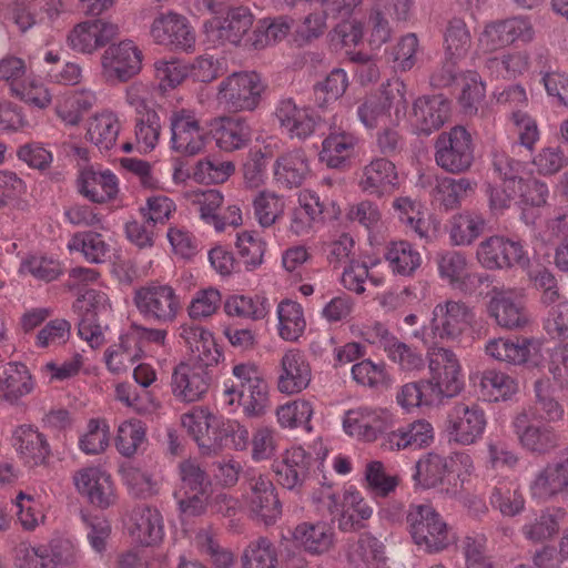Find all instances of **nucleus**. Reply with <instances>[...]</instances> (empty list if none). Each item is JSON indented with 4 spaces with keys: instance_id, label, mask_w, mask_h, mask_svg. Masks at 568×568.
<instances>
[{
    "instance_id": "nucleus-43",
    "label": "nucleus",
    "mask_w": 568,
    "mask_h": 568,
    "mask_svg": "<svg viewBox=\"0 0 568 568\" xmlns=\"http://www.w3.org/2000/svg\"><path fill=\"white\" fill-rule=\"evenodd\" d=\"M486 219L481 213L464 211L450 219L449 239L453 245L467 246L485 231Z\"/></svg>"
},
{
    "instance_id": "nucleus-10",
    "label": "nucleus",
    "mask_w": 568,
    "mask_h": 568,
    "mask_svg": "<svg viewBox=\"0 0 568 568\" xmlns=\"http://www.w3.org/2000/svg\"><path fill=\"white\" fill-rule=\"evenodd\" d=\"M75 491L90 505L109 509L116 505L119 495L112 475L101 465H90L74 471Z\"/></svg>"
},
{
    "instance_id": "nucleus-41",
    "label": "nucleus",
    "mask_w": 568,
    "mask_h": 568,
    "mask_svg": "<svg viewBox=\"0 0 568 568\" xmlns=\"http://www.w3.org/2000/svg\"><path fill=\"white\" fill-rule=\"evenodd\" d=\"M520 444L531 452H544L555 443L549 427H539L532 422V414L523 412L513 422Z\"/></svg>"
},
{
    "instance_id": "nucleus-45",
    "label": "nucleus",
    "mask_w": 568,
    "mask_h": 568,
    "mask_svg": "<svg viewBox=\"0 0 568 568\" xmlns=\"http://www.w3.org/2000/svg\"><path fill=\"white\" fill-rule=\"evenodd\" d=\"M476 182L468 178H443L437 181L433 190V197L446 211L460 206L462 202L470 196L476 189Z\"/></svg>"
},
{
    "instance_id": "nucleus-53",
    "label": "nucleus",
    "mask_w": 568,
    "mask_h": 568,
    "mask_svg": "<svg viewBox=\"0 0 568 568\" xmlns=\"http://www.w3.org/2000/svg\"><path fill=\"white\" fill-rule=\"evenodd\" d=\"M280 335L286 341H296L304 332L306 322L302 306L293 301H282L277 306Z\"/></svg>"
},
{
    "instance_id": "nucleus-37",
    "label": "nucleus",
    "mask_w": 568,
    "mask_h": 568,
    "mask_svg": "<svg viewBox=\"0 0 568 568\" xmlns=\"http://www.w3.org/2000/svg\"><path fill=\"white\" fill-rule=\"evenodd\" d=\"M530 490L536 499H546L560 491L568 494V450L537 475Z\"/></svg>"
},
{
    "instance_id": "nucleus-6",
    "label": "nucleus",
    "mask_w": 568,
    "mask_h": 568,
    "mask_svg": "<svg viewBox=\"0 0 568 568\" xmlns=\"http://www.w3.org/2000/svg\"><path fill=\"white\" fill-rule=\"evenodd\" d=\"M474 158L473 139L464 126L456 125L437 136L435 161L446 172L458 174L468 171Z\"/></svg>"
},
{
    "instance_id": "nucleus-13",
    "label": "nucleus",
    "mask_w": 568,
    "mask_h": 568,
    "mask_svg": "<svg viewBox=\"0 0 568 568\" xmlns=\"http://www.w3.org/2000/svg\"><path fill=\"white\" fill-rule=\"evenodd\" d=\"M143 53L131 40L109 45L101 55V75L111 84L124 83L142 70Z\"/></svg>"
},
{
    "instance_id": "nucleus-59",
    "label": "nucleus",
    "mask_w": 568,
    "mask_h": 568,
    "mask_svg": "<svg viewBox=\"0 0 568 568\" xmlns=\"http://www.w3.org/2000/svg\"><path fill=\"white\" fill-rule=\"evenodd\" d=\"M242 568H276L278 555L275 546L264 537L247 545L242 555Z\"/></svg>"
},
{
    "instance_id": "nucleus-30",
    "label": "nucleus",
    "mask_w": 568,
    "mask_h": 568,
    "mask_svg": "<svg viewBox=\"0 0 568 568\" xmlns=\"http://www.w3.org/2000/svg\"><path fill=\"white\" fill-rule=\"evenodd\" d=\"M119 34V27L97 19L77 24L68 36L69 45L81 53H92Z\"/></svg>"
},
{
    "instance_id": "nucleus-1",
    "label": "nucleus",
    "mask_w": 568,
    "mask_h": 568,
    "mask_svg": "<svg viewBox=\"0 0 568 568\" xmlns=\"http://www.w3.org/2000/svg\"><path fill=\"white\" fill-rule=\"evenodd\" d=\"M182 425L199 447L207 453L222 448L242 450L247 445L248 432L244 426L236 420L214 416L204 408L184 414Z\"/></svg>"
},
{
    "instance_id": "nucleus-31",
    "label": "nucleus",
    "mask_w": 568,
    "mask_h": 568,
    "mask_svg": "<svg viewBox=\"0 0 568 568\" xmlns=\"http://www.w3.org/2000/svg\"><path fill=\"white\" fill-rule=\"evenodd\" d=\"M126 529L132 541L140 546H156L164 537L160 511L148 506H139L131 511Z\"/></svg>"
},
{
    "instance_id": "nucleus-47",
    "label": "nucleus",
    "mask_w": 568,
    "mask_h": 568,
    "mask_svg": "<svg viewBox=\"0 0 568 568\" xmlns=\"http://www.w3.org/2000/svg\"><path fill=\"white\" fill-rule=\"evenodd\" d=\"M142 355V348L126 331L120 336L118 344L111 345L105 351L104 357L108 368L113 373H120L131 367Z\"/></svg>"
},
{
    "instance_id": "nucleus-18",
    "label": "nucleus",
    "mask_w": 568,
    "mask_h": 568,
    "mask_svg": "<svg viewBox=\"0 0 568 568\" xmlns=\"http://www.w3.org/2000/svg\"><path fill=\"white\" fill-rule=\"evenodd\" d=\"M476 256L487 270L508 268L514 265L526 267L529 264V257L520 242L501 235H493L481 241Z\"/></svg>"
},
{
    "instance_id": "nucleus-4",
    "label": "nucleus",
    "mask_w": 568,
    "mask_h": 568,
    "mask_svg": "<svg viewBox=\"0 0 568 568\" xmlns=\"http://www.w3.org/2000/svg\"><path fill=\"white\" fill-rule=\"evenodd\" d=\"M264 84L256 72H234L222 80L216 99L231 112L253 111L257 108Z\"/></svg>"
},
{
    "instance_id": "nucleus-44",
    "label": "nucleus",
    "mask_w": 568,
    "mask_h": 568,
    "mask_svg": "<svg viewBox=\"0 0 568 568\" xmlns=\"http://www.w3.org/2000/svg\"><path fill=\"white\" fill-rule=\"evenodd\" d=\"M217 146L226 152L244 148L251 140V128L242 118H221L214 133Z\"/></svg>"
},
{
    "instance_id": "nucleus-34",
    "label": "nucleus",
    "mask_w": 568,
    "mask_h": 568,
    "mask_svg": "<svg viewBox=\"0 0 568 568\" xmlns=\"http://www.w3.org/2000/svg\"><path fill=\"white\" fill-rule=\"evenodd\" d=\"M310 174V161L302 149L280 154L273 164L274 181L282 189L300 187Z\"/></svg>"
},
{
    "instance_id": "nucleus-38",
    "label": "nucleus",
    "mask_w": 568,
    "mask_h": 568,
    "mask_svg": "<svg viewBox=\"0 0 568 568\" xmlns=\"http://www.w3.org/2000/svg\"><path fill=\"white\" fill-rule=\"evenodd\" d=\"M78 189L84 197L94 203L109 202L115 199L119 192L118 179L110 171H82L78 180Z\"/></svg>"
},
{
    "instance_id": "nucleus-15",
    "label": "nucleus",
    "mask_w": 568,
    "mask_h": 568,
    "mask_svg": "<svg viewBox=\"0 0 568 568\" xmlns=\"http://www.w3.org/2000/svg\"><path fill=\"white\" fill-rule=\"evenodd\" d=\"M475 321L474 310L463 301L447 300L433 308L430 331L440 341H457Z\"/></svg>"
},
{
    "instance_id": "nucleus-7",
    "label": "nucleus",
    "mask_w": 568,
    "mask_h": 568,
    "mask_svg": "<svg viewBox=\"0 0 568 568\" xmlns=\"http://www.w3.org/2000/svg\"><path fill=\"white\" fill-rule=\"evenodd\" d=\"M427 359L430 377L406 384L403 390H409V386L415 390H462V367L452 349L434 345L427 351Z\"/></svg>"
},
{
    "instance_id": "nucleus-48",
    "label": "nucleus",
    "mask_w": 568,
    "mask_h": 568,
    "mask_svg": "<svg viewBox=\"0 0 568 568\" xmlns=\"http://www.w3.org/2000/svg\"><path fill=\"white\" fill-rule=\"evenodd\" d=\"M398 484V476L387 474L382 462L372 460L366 464L363 487L373 498L387 497L396 490Z\"/></svg>"
},
{
    "instance_id": "nucleus-8",
    "label": "nucleus",
    "mask_w": 568,
    "mask_h": 568,
    "mask_svg": "<svg viewBox=\"0 0 568 568\" xmlns=\"http://www.w3.org/2000/svg\"><path fill=\"white\" fill-rule=\"evenodd\" d=\"M487 312L498 326L509 331H521L531 322L525 290L519 287H494Z\"/></svg>"
},
{
    "instance_id": "nucleus-19",
    "label": "nucleus",
    "mask_w": 568,
    "mask_h": 568,
    "mask_svg": "<svg viewBox=\"0 0 568 568\" xmlns=\"http://www.w3.org/2000/svg\"><path fill=\"white\" fill-rule=\"evenodd\" d=\"M254 17L250 9L237 7L230 9L225 17H214L204 23L209 42L217 45L230 43L239 45L252 29Z\"/></svg>"
},
{
    "instance_id": "nucleus-54",
    "label": "nucleus",
    "mask_w": 568,
    "mask_h": 568,
    "mask_svg": "<svg viewBox=\"0 0 568 568\" xmlns=\"http://www.w3.org/2000/svg\"><path fill=\"white\" fill-rule=\"evenodd\" d=\"M291 29L287 18L280 17L274 20L264 19L257 23L252 34L246 39V44L253 49H263L284 39Z\"/></svg>"
},
{
    "instance_id": "nucleus-61",
    "label": "nucleus",
    "mask_w": 568,
    "mask_h": 568,
    "mask_svg": "<svg viewBox=\"0 0 568 568\" xmlns=\"http://www.w3.org/2000/svg\"><path fill=\"white\" fill-rule=\"evenodd\" d=\"M562 518L564 511L561 509L544 511L525 525L523 532L527 539L534 542L544 541L557 534Z\"/></svg>"
},
{
    "instance_id": "nucleus-25",
    "label": "nucleus",
    "mask_w": 568,
    "mask_h": 568,
    "mask_svg": "<svg viewBox=\"0 0 568 568\" xmlns=\"http://www.w3.org/2000/svg\"><path fill=\"white\" fill-rule=\"evenodd\" d=\"M16 524L24 532H34L47 524L50 504L47 497L34 490H19L11 499Z\"/></svg>"
},
{
    "instance_id": "nucleus-23",
    "label": "nucleus",
    "mask_w": 568,
    "mask_h": 568,
    "mask_svg": "<svg viewBox=\"0 0 568 568\" xmlns=\"http://www.w3.org/2000/svg\"><path fill=\"white\" fill-rule=\"evenodd\" d=\"M327 498L331 513L339 515L338 524L343 530L359 528L361 523L373 515V508L354 487L346 488L342 495L332 494L327 489Z\"/></svg>"
},
{
    "instance_id": "nucleus-27",
    "label": "nucleus",
    "mask_w": 568,
    "mask_h": 568,
    "mask_svg": "<svg viewBox=\"0 0 568 568\" xmlns=\"http://www.w3.org/2000/svg\"><path fill=\"white\" fill-rule=\"evenodd\" d=\"M275 118L291 139L305 140L315 132L317 125L314 111L308 106L298 105L292 98L278 102Z\"/></svg>"
},
{
    "instance_id": "nucleus-3",
    "label": "nucleus",
    "mask_w": 568,
    "mask_h": 568,
    "mask_svg": "<svg viewBox=\"0 0 568 568\" xmlns=\"http://www.w3.org/2000/svg\"><path fill=\"white\" fill-rule=\"evenodd\" d=\"M133 303L144 320L159 325L173 323L182 308L176 291L159 281H151L136 288Z\"/></svg>"
},
{
    "instance_id": "nucleus-14",
    "label": "nucleus",
    "mask_w": 568,
    "mask_h": 568,
    "mask_svg": "<svg viewBox=\"0 0 568 568\" xmlns=\"http://www.w3.org/2000/svg\"><path fill=\"white\" fill-rule=\"evenodd\" d=\"M395 423V415L387 408L358 407L345 413L343 430L358 442L374 443Z\"/></svg>"
},
{
    "instance_id": "nucleus-56",
    "label": "nucleus",
    "mask_w": 568,
    "mask_h": 568,
    "mask_svg": "<svg viewBox=\"0 0 568 568\" xmlns=\"http://www.w3.org/2000/svg\"><path fill=\"white\" fill-rule=\"evenodd\" d=\"M490 504L504 516L513 517L524 509L525 500L515 481L503 480L495 486L490 496Z\"/></svg>"
},
{
    "instance_id": "nucleus-63",
    "label": "nucleus",
    "mask_w": 568,
    "mask_h": 568,
    "mask_svg": "<svg viewBox=\"0 0 568 568\" xmlns=\"http://www.w3.org/2000/svg\"><path fill=\"white\" fill-rule=\"evenodd\" d=\"M386 357L394 364H396L402 371L413 372L424 367V358L422 353L402 342L396 336L390 339V344L384 351Z\"/></svg>"
},
{
    "instance_id": "nucleus-39",
    "label": "nucleus",
    "mask_w": 568,
    "mask_h": 568,
    "mask_svg": "<svg viewBox=\"0 0 568 568\" xmlns=\"http://www.w3.org/2000/svg\"><path fill=\"white\" fill-rule=\"evenodd\" d=\"M415 487L429 489L449 483L447 457L436 453L423 455L415 464L412 474Z\"/></svg>"
},
{
    "instance_id": "nucleus-60",
    "label": "nucleus",
    "mask_w": 568,
    "mask_h": 568,
    "mask_svg": "<svg viewBox=\"0 0 568 568\" xmlns=\"http://www.w3.org/2000/svg\"><path fill=\"white\" fill-rule=\"evenodd\" d=\"M454 393H397L396 402L407 414H428L445 404Z\"/></svg>"
},
{
    "instance_id": "nucleus-62",
    "label": "nucleus",
    "mask_w": 568,
    "mask_h": 568,
    "mask_svg": "<svg viewBox=\"0 0 568 568\" xmlns=\"http://www.w3.org/2000/svg\"><path fill=\"white\" fill-rule=\"evenodd\" d=\"M234 171L235 166L231 161L206 158L196 163L193 178L203 184H219L227 181Z\"/></svg>"
},
{
    "instance_id": "nucleus-17",
    "label": "nucleus",
    "mask_w": 568,
    "mask_h": 568,
    "mask_svg": "<svg viewBox=\"0 0 568 568\" xmlns=\"http://www.w3.org/2000/svg\"><path fill=\"white\" fill-rule=\"evenodd\" d=\"M310 448L302 445H292L283 453L282 459L274 464L277 481L284 488L293 489L297 487L313 460L323 462L326 458L327 450L323 447L322 442L314 443L313 448L316 450V457L313 456Z\"/></svg>"
},
{
    "instance_id": "nucleus-42",
    "label": "nucleus",
    "mask_w": 568,
    "mask_h": 568,
    "mask_svg": "<svg viewBox=\"0 0 568 568\" xmlns=\"http://www.w3.org/2000/svg\"><path fill=\"white\" fill-rule=\"evenodd\" d=\"M311 382V368L302 353L288 351L282 358L278 390H303Z\"/></svg>"
},
{
    "instance_id": "nucleus-49",
    "label": "nucleus",
    "mask_w": 568,
    "mask_h": 568,
    "mask_svg": "<svg viewBox=\"0 0 568 568\" xmlns=\"http://www.w3.org/2000/svg\"><path fill=\"white\" fill-rule=\"evenodd\" d=\"M221 404L229 413L239 408L245 416L255 417L264 414L270 406L267 393H221Z\"/></svg>"
},
{
    "instance_id": "nucleus-24",
    "label": "nucleus",
    "mask_w": 568,
    "mask_h": 568,
    "mask_svg": "<svg viewBox=\"0 0 568 568\" xmlns=\"http://www.w3.org/2000/svg\"><path fill=\"white\" fill-rule=\"evenodd\" d=\"M450 103L442 94L424 95L415 100L409 121L418 134L438 131L449 119Z\"/></svg>"
},
{
    "instance_id": "nucleus-36",
    "label": "nucleus",
    "mask_w": 568,
    "mask_h": 568,
    "mask_svg": "<svg viewBox=\"0 0 568 568\" xmlns=\"http://www.w3.org/2000/svg\"><path fill=\"white\" fill-rule=\"evenodd\" d=\"M540 343L534 337L495 338L487 343L486 353L503 362L520 365L529 361L532 352H538Z\"/></svg>"
},
{
    "instance_id": "nucleus-58",
    "label": "nucleus",
    "mask_w": 568,
    "mask_h": 568,
    "mask_svg": "<svg viewBox=\"0 0 568 568\" xmlns=\"http://www.w3.org/2000/svg\"><path fill=\"white\" fill-rule=\"evenodd\" d=\"M110 444V426L103 418H91L79 438V448L85 455L103 453Z\"/></svg>"
},
{
    "instance_id": "nucleus-35",
    "label": "nucleus",
    "mask_w": 568,
    "mask_h": 568,
    "mask_svg": "<svg viewBox=\"0 0 568 568\" xmlns=\"http://www.w3.org/2000/svg\"><path fill=\"white\" fill-rule=\"evenodd\" d=\"M358 136L349 131L332 129L322 142L320 159L328 168H346L355 155L358 145Z\"/></svg>"
},
{
    "instance_id": "nucleus-12",
    "label": "nucleus",
    "mask_w": 568,
    "mask_h": 568,
    "mask_svg": "<svg viewBox=\"0 0 568 568\" xmlns=\"http://www.w3.org/2000/svg\"><path fill=\"white\" fill-rule=\"evenodd\" d=\"M79 316L78 334L97 347L103 342V322L111 314V305L105 293L97 290L85 291L73 304Z\"/></svg>"
},
{
    "instance_id": "nucleus-22",
    "label": "nucleus",
    "mask_w": 568,
    "mask_h": 568,
    "mask_svg": "<svg viewBox=\"0 0 568 568\" xmlns=\"http://www.w3.org/2000/svg\"><path fill=\"white\" fill-rule=\"evenodd\" d=\"M150 34L158 44L191 50L195 44V31L189 20L176 12L160 13L154 18Z\"/></svg>"
},
{
    "instance_id": "nucleus-64",
    "label": "nucleus",
    "mask_w": 568,
    "mask_h": 568,
    "mask_svg": "<svg viewBox=\"0 0 568 568\" xmlns=\"http://www.w3.org/2000/svg\"><path fill=\"white\" fill-rule=\"evenodd\" d=\"M354 381L363 387L388 388L390 377L384 364H375L371 359H363L352 367Z\"/></svg>"
},
{
    "instance_id": "nucleus-16",
    "label": "nucleus",
    "mask_w": 568,
    "mask_h": 568,
    "mask_svg": "<svg viewBox=\"0 0 568 568\" xmlns=\"http://www.w3.org/2000/svg\"><path fill=\"white\" fill-rule=\"evenodd\" d=\"M487 426L485 412L477 405H456L448 414L445 432L448 440L468 446L477 443Z\"/></svg>"
},
{
    "instance_id": "nucleus-29",
    "label": "nucleus",
    "mask_w": 568,
    "mask_h": 568,
    "mask_svg": "<svg viewBox=\"0 0 568 568\" xmlns=\"http://www.w3.org/2000/svg\"><path fill=\"white\" fill-rule=\"evenodd\" d=\"M358 186L364 193L378 197L394 193L399 187L396 165L386 158L373 159L363 166Z\"/></svg>"
},
{
    "instance_id": "nucleus-26",
    "label": "nucleus",
    "mask_w": 568,
    "mask_h": 568,
    "mask_svg": "<svg viewBox=\"0 0 568 568\" xmlns=\"http://www.w3.org/2000/svg\"><path fill=\"white\" fill-rule=\"evenodd\" d=\"M294 545L311 556L328 554L335 546L336 532L332 524L317 521H302L292 531Z\"/></svg>"
},
{
    "instance_id": "nucleus-21",
    "label": "nucleus",
    "mask_w": 568,
    "mask_h": 568,
    "mask_svg": "<svg viewBox=\"0 0 568 568\" xmlns=\"http://www.w3.org/2000/svg\"><path fill=\"white\" fill-rule=\"evenodd\" d=\"M534 38V28L526 18L515 17L487 23L479 36V47L485 52L504 49L517 40L528 42Z\"/></svg>"
},
{
    "instance_id": "nucleus-46",
    "label": "nucleus",
    "mask_w": 568,
    "mask_h": 568,
    "mask_svg": "<svg viewBox=\"0 0 568 568\" xmlns=\"http://www.w3.org/2000/svg\"><path fill=\"white\" fill-rule=\"evenodd\" d=\"M394 274L412 276L422 265L420 253L407 241L390 242L384 254Z\"/></svg>"
},
{
    "instance_id": "nucleus-50",
    "label": "nucleus",
    "mask_w": 568,
    "mask_h": 568,
    "mask_svg": "<svg viewBox=\"0 0 568 568\" xmlns=\"http://www.w3.org/2000/svg\"><path fill=\"white\" fill-rule=\"evenodd\" d=\"M224 310L230 316L260 321L268 314L270 303L264 295H233L226 300Z\"/></svg>"
},
{
    "instance_id": "nucleus-32",
    "label": "nucleus",
    "mask_w": 568,
    "mask_h": 568,
    "mask_svg": "<svg viewBox=\"0 0 568 568\" xmlns=\"http://www.w3.org/2000/svg\"><path fill=\"white\" fill-rule=\"evenodd\" d=\"M444 44L450 62L446 64V74L432 77V81L438 87H447L455 80V61L464 58L470 48L471 38L464 20L454 18L448 22Z\"/></svg>"
},
{
    "instance_id": "nucleus-28",
    "label": "nucleus",
    "mask_w": 568,
    "mask_h": 568,
    "mask_svg": "<svg viewBox=\"0 0 568 568\" xmlns=\"http://www.w3.org/2000/svg\"><path fill=\"white\" fill-rule=\"evenodd\" d=\"M12 445L21 463L28 467L44 465L51 455L45 435L32 425L18 426L12 434Z\"/></svg>"
},
{
    "instance_id": "nucleus-57",
    "label": "nucleus",
    "mask_w": 568,
    "mask_h": 568,
    "mask_svg": "<svg viewBox=\"0 0 568 568\" xmlns=\"http://www.w3.org/2000/svg\"><path fill=\"white\" fill-rule=\"evenodd\" d=\"M161 131V119L155 110L136 115L134 133L139 150L143 152L154 150L160 141Z\"/></svg>"
},
{
    "instance_id": "nucleus-9",
    "label": "nucleus",
    "mask_w": 568,
    "mask_h": 568,
    "mask_svg": "<svg viewBox=\"0 0 568 568\" xmlns=\"http://www.w3.org/2000/svg\"><path fill=\"white\" fill-rule=\"evenodd\" d=\"M79 552L78 545L69 539H51L49 548L44 545H32L21 541L14 548L17 568H57L58 562H72Z\"/></svg>"
},
{
    "instance_id": "nucleus-52",
    "label": "nucleus",
    "mask_w": 568,
    "mask_h": 568,
    "mask_svg": "<svg viewBox=\"0 0 568 568\" xmlns=\"http://www.w3.org/2000/svg\"><path fill=\"white\" fill-rule=\"evenodd\" d=\"M254 215L262 227L274 225L284 214L283 196L274 191L263 190L253 200Z\"/></svg>"
},
{
    "instance_id": "nucleus-5",
    "label": "nucleus",
    "mask_w": 568,
    "mask_h": 568,
    "mask_svg": "<svg viewBox=\"0 0 568 568\" xmlns=\"http://www.w3.org/2000/svg\"><path fill=\"white\" fill-rule=\"evenodd\" d=\"M181 486L176 493L179 509L184 517L202 515L211 496V481L196 460L187 459L179 466Z\"/></svg>"
},
{
    "instance_id": "nucleus-40",
    "label": "nucleus",
    "mask_w": 568,
    "mask_h": 568,
    "mask_svg": "<svg viewBox=\"0 0 568 568\" xmlns=\"http://www.w3.org/2000/svg\"><path fill=\"white\" fill-rule=\"evenodd\" d=\"M120 128L118 115L103 110L89 119L87 136L100 151H109L116 143Z\"/></svg>"
},
{
    "instance_id": "nucleus-33",
    "label": "nucleus",
    "mask_w": 568,
    "mask_h": 568,
    "mask_svg": "<svg viewBox=\"0 0 568 568\" xmlns=\"http://www.w3.org/2000/svg\"><path fill=\"white\" fill-rule=\"evenodd\" d=\"M435 438L433 425L425 419H416L388 432L383 447L390 452L418 450L430 446Z\"/></svg>"
},
{
    "instance_id": "nucleus-11",
    "label": "nucleus",
    "mask_w": 568,
    "mask_h": 568,
    "mask_svg": "<svg viewBox=\"0 0 568 568\" xmlns=\"http://www.w3.org/2000/svg\"><path fill=\"white\" fill-rule=\"evenodd\" d=\"M169 123L172 151L183 156H195L204 151L207 133L194 110L185 108L172 110Z\"/></svg>"
},
{
    "instance_id": "nucleus-51",
    "label": "nucleus",
    "mask_w": 568,
    "mask_h": 568,
    "mask_svg": "<svg viewBox=\"0 0 568 568\" xmlns=\"http://www.w3.org/2000/svg\"><path fill=\"white\" fill-rule=\"evenodd\" d=\"M68 248L82 253L90 263H102L108 256L110 245L100 233L88 231L75 233L69 241Z\"/></svg>"
},
{
    "instance_id": "nucleus-2",
    "label": "nucleus",
    "mask_w": 568,
    "mask_h": 568,
    "mask_svg": "<svg viewBox=\"0 0 568 568\" xmlns=\"http://www.w3.org/2000/svg\"><path fill=\"white\" fill-rule=\"evenodd\" d=\"M406 520L413 542L425 552H442L456 541L449 525L429 504L410 505Z\"/></svg>"
},
{
    "instance_id": "nucleus-20",
    "label": "nucleus",
    "mask_w": 568,
    "mask_h": 568,
    "mask_svg": "<svg viewBox=\"0 0 568 568\" xmlns=\"http://www.w3.org/2000/svg\"><path fill=\"white\" fill-rule=\"evenodd\" d=\"M244 505L264 525H274L282 516V503L273 483L264 475L253 477L244 495Z\"/></svg>"
},
{
    "instance_id": "nucleus-55",
    "label": "nucleus",
    "mask_w": 568,
    "mask_h": 568,
    "mask_svg": "<svg viewBox=\"0 0 568 568\" xmlns=\"http://www.w3.org/2000/svg\"><path fill=\"white\" fill-rule=\"evenodd\" d=\"M146 440V428L144 424L136 419H128L120 423L115 435V447L118 452L125 457H131L138 453Z\"/></svg>"
}]
</instances>
